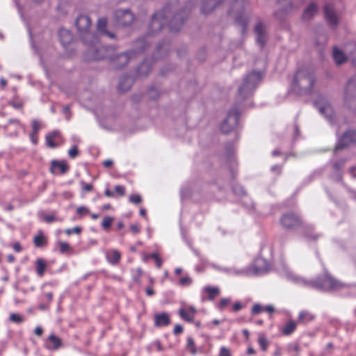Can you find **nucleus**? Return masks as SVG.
Segmentation results:
<instances>
[{"label": "nucleus", "instance_id": "nucleus-1", "mask_svg": "<svg viewBox=\"0 0 356 356\" xmlns=\"http://www.w3.org/2000/svg\"><path fill=\"white\" fill-rule=\"evenodd\" d=\"M286 276L295 283L309 289L321 291L339 290L346 286V284L335 280L327 273H325L323 277L315 280H307L306 279L295 275L286 268Z\"/></svg>", "mask_w": 356, "mask_h": 356}, {"label": "nucleus", "instance_id": "nucleus-2", "mask_svg": "<svg viewBox=\"0 0 356 356\" xmlns=\"http://www.w3.org/2000/svg\"><path fill=\"white\" fill-rule=\"evenodd\" d=\"M315 81L313 72L307 68L297 71L292 83V89L300 95L311 91Z\"/></svg>", "mask_w": 356, "mask_h": 356}, {"label": "nucleus", "instance_id": "nucleus-3", "mask_svg": "<svg viewBox=\"0 0 356 356\" xmlns=\"http://www.w3.org/2000/svg\"><path fill=\"white\" fill-rule=\"evenodd\" d=\"M249 3L246 0H234L231 4L229 14L232 16L236 22L241 26L243 33L246 31L249 21Z\"/></svg>", "mask_w": 356, "mask_h": 356}, {"label": "nucleus", "instance_id": "nucleus-4", "mask_svg": "<svg viewBox=\"0 0 356 356\" xmlns=\"http://www.w3.org/2000/svg\"><path fill=\"white\" fill-rule=\"evenodd\" d=\"M261 80V74L259 72L253 71L248 74L243 80L238 89L237 97L243 100L249 97L255 90Z\"/></svg>", "mask_w": 356, "mask_h": 356}, {"label": "nucleus", "instance_id": "nucleus-5", "mask_svg": "<svg viewBox=\"0 0 356 356\" xmlns=\"http://www.w3.org/2000/svg\"><path fill=\"white\" fill-rule=\"evenodd\" d=\"M76 26L80 35L83 37V40L87 42V38L95 39L94 35L90 33V29L91 26V20L88 16L81 15L76 19Z\"/></svg>", "mask_w": 356, "mask_h": 356}, {"label": "nucleus", "instance_id": "nucleus-6", "mask_svg": "<svg viewBox=\"0 0 356 356\" xmlns=\"http://www.w3.org/2000/svg\"><path fill=\"white\" fill-rule=\"evenodd\" d=\"M166 9L156 12L152 17L149 24V31L152 34L160 31L166 22Z\"/></svg>", "mask_w": 356, "mask_h": 356}, {"label": "nucleus", "instance_id": "nucleus-7", "mask_svg": "<svg viewBox=\"0 0 356 356\" xmlns=\"http://www.w3.org/2000/svg\"><path fill=\"white\" fill-rule=\"evenodd\" d=\"M239 111L237 108H232L228 113L227 118L222 122L220 129L225 134L229 133L237 124Z\"/></svg>", "mask_w": 356, "mask_h": 356}, {"label": "nucleus", "instance_id": "nucleus-8", "mask_svg": "<svg viewBox=\"0 0 356 356\" xmlns=\"http://www.w3.org/2000/svg\"><path fill=\"white\" fill-rule=\"evenodd\" d=\"M345 104L351 110H356V79L350 80L346 89Z\"/></svg>", "mask_w": 356, "mask_h": 356}, {"label": "nucleus", "instance_id": "nucleus-9", "mask_svg": "<svg viewBox=\"0 0 356 356\" xmlns=\"http://www.w3.org/2000/svg\"><path fill=\"white\" fill-rule=\"evenodd\" d=\"M315 105L320 113L332 122L334 113L329 101L325 98L321 97L316 101Z\"/></svg>", "mask_w": 356, "mask_h": 356}, {"label": "nucleus", "instance_id": "nucleus-10", "mask_svg": "<svg viewBox=\"0 0 356 356\" xmlns=\"http://www.w3.org/2000/svg\"><path fill=\"white\" fill-rule=\"evenodd\" d=\"M114 15L117 24L121 26H129L134 19L133 14L128 10H118Z\"/></svg>", "mask_w": 356, "mask_h": 356}, {"label": "nucleus", "instance_id": "nucleus-11", "mask_svg": "<svg viewBox=\"0 0 356 356\" xmlns=\"http://www.w3.org/2000/svg\"><path fill=\"white\" fill-rule=\"evenodd\" d=\"M323 13L326 21L332 26H337L339 23V17L334 6L325 3L323 6Z\"/></svg>", "mask_w": 356, "mask_h": 356}, {"label": "nucleus", "instance_id": "nucleus-12", "mask_svg": "<svg viewBox=\"0 0 356 356\" xmlns=\"http://www.w3.org/2000/svg\"><path fill=\"white\" fill-rule=\"evenodd\" d=\"M280 222L284 228L293 229L300 226L301 220L294 213H286L281 218Z\"/></svg>", "mask_w": 356, "mask_h": 356}, {"label": "nucleus", "instance_id": "nucleus-13", "mask_svg": "<svg viewBox=\"0 0 356 356\" xmlns=\"http://www.w3.org/2000/svg\"><path fill=\"white\" fill-rule=\"evenodd\" d=\"M133 55H136V52L134 51H130L118 54L115 56L111 58V59L113 65L116 68H121L128 63L129 60L132 58Z\"/></svg>", "mask_w": 356, "mask_h": 356}, {"label": "nucleus", "instance_id": "nucleus-14", "mask_svg": "<svg viewBox=\"0 0 356 356\" xmlns=\"http://www.w3.org/2000/svg\"><path fill=\"white\" fill-rule=\"evenodd\" d=\"M353 143H356V131L352 130L348 131L346 132L340 139L335 147V151Z\"/></svg>", "mask_w": 356, "mask_h": 356}, {"label": "nucleus", "instance_id": "nucleus-15", "mask_svg": "<svg viewBox=\"0 0 356 356\" xmlns=\"http://www.w3.org/2000/svg\"><path fill=\"white\" fill-rule=\"evenodd\" d=\"M257 42L262 47L266 41L265 25L262 22L257 23L254 26Z\"/></svg>", "mask_w": 356, "mask_h": 356}, {"label": "nucleus", "instance_id": "nucleus-16", "mask_svg": "<svg viewBox=\"0 0 356 356\" xmlns=\"http://www.w3.org/2000/svg\"><path fill=\"white\" fill-rule=\"evenodd\" d=\"M318 6L316 3H310L303 10L302 18L305 21L311 20L318 12Z\"/></svg>", "mask_w": 356, "mask_h": 356}, {"label": "nucleus", "instance_id": "nucleus-17", "mask_svg": "<svg viewBox=\"0 0 356 356\" xmlns=\"http://www.w3.org/2000/svg\"><path fill=\"white\" fill-rule=\"evenodd\" d=\"M44 346L49 350H56L62 346V341L59 337L51 334L46 340Z\"/></svg>", "mask_w": 356, "mask_h": 356}, {"label": "nucleus", "instance_id": "nucleus-18", "mask_svg": "<svg viewBox=\"0 0 356 356\" xmlns=\"http://www.w3.org/2000/svg\"><path fill=\"white\" fill-rule=\"evenodd\" d=\"M69 169L68 165L64 161H52L51 163V172L55 175L65 174Z\"/></svg>", "mask_w": 356, "mask_h": 356}, {"label": "nucleus", "instance_id": "nucleus-19", "mask_svg": "<svg viewBox=\"0 0 356 356\" xmlns=\"http://www.w3.org/2000/svg\"><path fill=\"white\" fill-rule=\"evenodd\" d=\"M222 2V0H203L201 7V11L203 13L209 14L211 13L215 8Z\"/></svg>", "mask_w": 356, "mask_h": 356}, {"label": "nucleus", "instance_id": "nucleus-20", "mask_svg": "<svg viewBox=\"0 0 356 356\" xmlns=\"http://www.w3.org/2000/svg\"><path fill=\"white\" fill-rule=\"evenodd\" d=\"M58 37L60 43L64 47L70 44L73 40V37L70 31L65 29H60L58 32Z\"/></svg>", "mask_w": 356, "mask_h": 356}, {"label": "nucleus", "instance_id": "nucleus-21", "mask_svg": "<svg viewBox=\"0 0 356 356\" xmlns=\"http://www.w3.org/2000/svg\"><path fill=\"white\" fill-rule=\"evenodd\" d=\"M170 323V318L167 313L156 314L154 315V325L156 327H165Z\"/></svg>", "mask_w": 356, "mask_h": 356}, {"label": "nucleus", "instance_id": "nucleus-22", "mask_svg": "<svg viewBox=\"0 0 356 356\" xmlns=\"http://www.w3.org/2000/svg\"><path fill=\"white\" fill-rule=\"evenodd\" d=\"M106 257L109 264L116 265L120 260L121 254L118 250L112 249L106 252Z\"/></svg>", "mask_w": 356, "mask_h": 356}, {"label": "nucleus", "instance_id": "nucleus-23", "mask_svg": "<svg viewBox=\"0 0 356 356\" xmlns=\"http://www.w3.org/2000/svg\"><path fill=\"white\" fill-rule=\"evenodd\" d=\"M133 84V79L130 76L124 75L120 77L118 83V90L125 92L129 90Z\"/></svg>", "mask_w": 356, "mask_h": 356}, {"label": "nucleus", "instance_id": "nucleus-24", "mask_svg": "<svg viewBox=\"0 0 356 356\" xmlns=\"http://www.w3.org/2000/svg\"><path fill=\"white\" fill-rule=\"evenodd\" d=\"M60 137V132L55 130L51 133L47 134L45 137L46 144L51 148H55L58 145L54 142V140Z\"/></svg>", "mask_w": 356, "mask_h": 356}, {"label": "nucleus", "instance_id": "nucleus-25", "mask_svg": "<svg viewBox=\"0 0 356 356\" xmlns=\"http://www.w3.org/2000/svg\"><path fill=\"white\" fill-rule=\"evenodd\" d=\"M184 22V19L181 18L179 14H177L170 22V30L172 31H178L181 28Z\"/></svg>", "mask_w": 356, "mask_h": 356}, {"label": "nucleus", "instance_id": "nucleus-26", "mask_svg": "<svg viewBox=\"0 0 356 356\" xmlns=\"http://www.w3.org/2000/svg\"><path fill=\"white\" fill-rule=\"evenodd\" d=\"M275 309L272 305H268L266 307L261 306L260 304H255L252 308V314L253 315H257L261 314L262 312H266L269 314L274 312Z\"/></svg>", "mask_w": 356, "mask_h": 356}, {"label": "nucleus", "instance_id": "nucleus-27", "mask_svg": "<svg viewBox=\"0 0 356 356\" xmlns=\"http://www.w3.org/2000/svg\"><path fill=\"white\" fill-rule=\"evenodd\" d=\"M106 24H107V22H106V19L105 18H101L98 20L97 22V30L98 31L103 34V35H105L106 36H108V38H114V34L111 33V32H108L106 30Z\"/></svg>", "mask_w": 356, "mask_h": 356}, {"label": "nucleus", "instance_id": "nucleus-28", "mask_svg": "<svg viewBox=\"0 0 356 356\" xmlns=\"http://www.w3.org/2000/svg\"><path fill=\"white\" fill-rule=\"evenodd\" d=\"M315 316L311 312L308 311H302L299 313L298 316V323L306 324L314 319Z\"/></svg>", "mask_w": 356, "mask_h": 356}, {"label": "nucleus", "instance_id": "nucleus-29", "mask_svg": "<svg viewBox=\"0 0 356 356\" xmlns=\"http://www.w3.org/2000/svg\"><path fill=\"white\" fill-rule=\"evenodd\" d=\"M202 291L208 295V299L211 300L220 294V289L217 286H207Z\"/></svg>", "mask_w": 356, "mask_h": 356}, {"label": "nucleus", "instance_id": "nucleus-30", "mask_svg": "<svg viewBox=\"0 0 356 356\" xmlns=\"http://www.w3.org/2000/svg\"><path fill=\"white\" fill-rule=\"evenodd\" d=\"M151 69L150 63L145 61L139 65L137 70L138 75L140 76H145L149 73Z\"/></svg>", "mask_w": 356, "mask_h": 356}, {"label": "nucleus", "instance_id": "nucleus-31", "mask_svg": "<svg viewBox=\"0 0 356 356\" xmlns=\"http://www.w3.org/2000/svg\"><path fill=\"white\" fill-rule=\"evenodd\" d=\"M33 242L35 245L38 248L43 247L47 245V238L42 231L38 232V234L34 237Z\"/></svg>", "mask_w": 356, "mask_h": 356}, {"label": "nucleus", "instance_id": "nucleus-32", "mask_svg": "<svg viewBox=\"0 0 356 356\" xmlns=\"http://www.w3.org/2000/svg\"><path fill=\"white\" fill-rule=\"evenodd\" d=\"M195 312V309L191 308L189 310L180 309L179 313L183 319L187 321H191L193 319Z\"/></svg>", "mask_w": 356, "mask_h": 356}, {"label": "nucleus", "instance_id": "nucleus-33", "mask_svg": "<svg viewBox=\"0 0 356 356\" xmlns=\"http://www.w3.org/2000/svg\"><path fill=\"white\" fill-rule=\"evenodd\" d=\"M265 263H266V261L263 259H259L256 260V261L253 266L254 273V274H260V273H262L263 272L266 271L267 268L262 267L263 264H264Z\"/></svg>", "mask_w": 356, "mask_h": 356}, {"label": "nucleus", "instance_id": "nucleus-34", "mask_svg": "<svg viewBox=\"0 0 356 356\" xmlns=\"http://www.w3.org/2000/svg\"><path fill=\"white\" fill-rule=\"evenodd\" d=\"M333 57L337 65L342 64L346 60V57L344 56L343 52L337 48L334 49Z\"/></svg>", "mask_w": 356, "mask_h": 356}, {"label": "nucleus", "instance_id": "nucleus-35", "mask_svg": "<svg viewBox=\"0 0 356 356\" xmlns=\"http://www.w3.org/2000/svg\"><path fill=\"white\" fill-rule=\"evenodd\" d=\"M47 267V264L45 261L42 259H38L36 261V270L37 273L40 276H42L45 268Z\"/></svg>", "mask_w": 356, "mask_h": 356}, {"label": "nucleus", "instance_id": "nucleus-36", "mask_svg": "<svg viewBox=\"0 0 356 356\" xmlns=\"http://www.w3.org/2000/svg\"><path fill=\"white\" fill-rule=\"evenodd\" d=\"M296 323L293 321H289L282 329V332L286 335L291 334L296 330Z\"/></svg>", "mask_w": 356, "mask_h": 356}, {"label": "nucleus", "instance_id": "nucleus-37", "mask_svg": "<svg viewBox=\"0 0 356 356\" xmlns=\"http://www.w3.org/2000/svg\"><path fill=\"white\" fill-rule=\"evenodd\" d=\"M108 51L109 49L104 47H99L97 49L94 58L96 60H100L106 58L108 56L105 55L104 53L108 52Z\"/></svg>", "mask_w": 356, "mask_h": 356}, {"label": "nucleus", "instance_id": "nucleus-38", "mask_svg": "<svg viewBox=\"0 0 356 356\" xmlns=\"http://www.w3.org/2000/svg\"><path fill=\"white\" fill-rule=\"evenodd\" d=\"M187 348L191 351L192 355H195L197 351L195 347L194 340L191 337L187 338Z\"/></svg>", "mask_w": 356, "mask_h": 356}, {"label": "nucleus", "instance_id": "nucleus-39", "mask_svg": "<svg viewBox=\"0 0 356 356\" xmlns=\"http://www.w3.org/2000/svg\"><path fill=\"white\" fill-rule=\"evenodd\" d=\"M113 221V218L109 216L105 217L102 222V227L105 229H109Z\"/></svg>", "mask_w": 356, "mask_h": 356}, {"label": "nucleus", "instance_id": "nucleus-40", "mask_svg": "<svg viewBox=\"0 0 356 356\" xmlns=\"http://www.w3.org/2000/svg\"><path fill=\"white\" fill-rule=\"evenodd\" d=\"M40 218L47 223H51L56 220V218L54 215H47L45 213H41L40 215Z\"/></svg>", "mask_w": 356, "mask_h": 356}, {"label": "nucleus", "instance_id": "nucleus-41", "mask_svg": "<svg viewBox=\"0 0 356 356\" xmlns=\"http://www.w3.org/2000/svg\"><path fill=\"white\" fill-rule=\"evenodd\" d=\"M10 320L12 322L17 323H21L23 322L24 319L23 318L18 314H11L10 315Z\"/></svg>", "mask_w": 356, "mask_h": 356}, {"label": "nucleus", "instance_id": "nucleus-42", "mask_svg": "<svg viewBox=\"0 0 356 356\" xmlns=\"http://www.w3.org/2000/svg\"><path fill=\"white\" fill-rule=\"evenodd\" d=\"M150 256H151V258L154 259L157 267L160 268L162 265V260L159 257V254L156 252H154V253L150 254Z\"/></svg>", "mask_w": 356, "mask_h": 356}, {"label": "nucleus", "instance_id": "nucleus-43", "mask_svg": "<svg viewBox=\"0 0 356 356\" xmlns=\"http://www.w3.org/2000/svg\"><path fill=\"white\" fill-rule=\"evenodd\" d=\"M259 344L263 350H266L268 346V341L265 337H261L259 339Z\"/></svg>", "mask_w": 356, "mask_h": 356}, {"label": "nucleus", "instance_id": "nucleus-44", "mask_svg": "<svg viewBox=\"0 0 356 356\" xmlns=\"http://www.w3.org/2000/svg\"><path fill=\"white\" fill-rule=\"evenodd\" d=\"M32 129H33V133L38 134V132L39 131V130L40 129V122L39 120H33L32 121Z\"/></svg>", "mask_w": 356, "mask_h": 356}, {"label": "nucleus", "instance_id": "nucleus-45", "mask_svg": "<svg viewBox=\"0 0 356 356\" xmlns=\"http://www.w3.org/2000/svg\"><path fill=\"white\" fill-rule=\"evenodd\" d=\"M76 213L80 216H83L88 214L90 213V211L87 207L82 206L76 209Z\"/></svg>", "mask_w": 356, "mask_h": 356}, {"label": "nucleus", "instance_id": "nucleus-46", "mask_svg": "<svg viewBox=\"0 0 356 356\" xmlns=\"http://www.w3.org/2000/svg\"><path fill=\"white\" fill-rule=\"evenodd\" d=\"M192 283V280L191 277L186 276L184 277H181L179 280V284L182 286H188L190 285Z\"/></svg>", "mask_w": 356, "mask_h": 356}, {"label": "nucleus", "instance_id": "nucleus-47", "mask_svg": "<svg viewBox=\"0 0 356 356\" xmlns=\"http://www.w3.org/2000/svg\"><path fill=\"white\" fill-rule=\"evenodd\" d=\"M82 190L85 192H90L92 189V185L91 184H87L83 181L80 182Z\"/></svg>", "mask_w": 356, "mask_h": 356}, {"label": "nucleus", "instance_id": "nucleus-48", "mask_svg": "<svg viewBox=\"0 0 356 356\" xmlns=\"http://www.w3.org/2000/svg\"><path fill=\"white\" fill-rule=\"evenodd\" d=\"M115 192L120 196H123L125 194V188L121 185L115 186Z\"/></svg>", "mask_w": 356, "mask_h": 356}, {"label": "nucleus", "instance_id": "nucleus-49", "mask_svg": "<svg viewBox=\"0 0 356 356\" xmlns=\"http://www.w3.org/2000/svg\"><path fill=\"white\" fill-rule=\"evenodd\" d=\"M230 302L229 298H223L222 299L219 304H218V308L220 310H222L225 309V307Z\"/></svg>", "mask_w": 356, "mask_h": 356}, {"label": "nucleus", "instance_id": "nucleus-50", "mask_svg": "<svg viewBox=\"0 0 356 356\" xmlns=\"http://www.w3.org/2000/svg\"><path fill=\"white\" fill-rule=\"evenodd\" d=\"M218 356H232L230 350L226 347H221Z\"/></svg>", "mask_w": 356, "mask_h": 356}, {"label": "nucleus", "instance_id": "nucleus-51", "mask_svg": "<svg viewBox=\"0 0 356 356\" xmlns=\"http://www.w3.org/2000/svg\"><path fill=\"white\" fill-rule=\"evenodd\" d=\"M77 146H73L68 152V154L71 158H75L78 155Z\"/></svg>", "mask_w": 356, "mask_h": 356}, {"label": "nucleus", "instance_id": "nucleus-52", "mask_svg": "<svg viewBox=\"0 0 356 356\" xmlns=\"http://www.w3.org/2000/svg\"><path fill=\"white\" fill-rule=\"evenodd\" d=\"M59 248L61 252H65L67 251L70 248V246L67 243L60 241L59 242Z\"/></svg>", "mask_w": 356, "mask_h": 356}, {"label": "nucleus", "instance_id": "nucleus-53", "mask_svg": "<svg viewBox=\"0 0 356 356\" xmlns=\"http://www.w3.org/2000/svg\"><path fill=\"white\" fill-rule=\"evenodd\" d=\"M129 200L134 204H139L141 202V197L139 195H133L129 197Z\"/></svg>", "mask_w": 356, "mask_h": 356}, {"label": "nucleus", "instance_id": "nucleus-54", "mask_svg": "<svg viewBox=\"0 0 356 356\" xmlns=\"http://www.w3.org/2000/svg\"><path fill=\"white\" fill-rule=\"evenodd\" d=\"M231 273H233L237 275H248L249 273L248 270H245V269H242V270H234V269H232L229 270Z\"/></svg>", "mask_w": 356, "mask_h": 356}, {"label": "nucleus", "instance_id": "nucleus-55", "mask_svg": "<svg viewBox=\"0 0 356 356\" xmlns=\"http://www.w3.org/2000/svg\"><path fill=\"white\" fill-rule=\"evenodd\" d=\"M81 232V228L79 227H75L72 229H67L65 230V233L68 235L71 234H79Z\"/></svg>", "mask_w": 356, "mask_h": 356}, {"label": "nucleus", "instance_id": "nucleus-56", "mask_svg": "<svg viewBox=\"0 0 356 356\" xmlns=\"http://www.w3.org/2000/svg\"><path fill=\"white\" fill-rule=\"evenodd\" d=\"M344 163H345V161L344 160L338 161L337 162H336L334 164V168L337 170H339L343 166Z\"/></svg>", "mask_w": 356, "mask_h": 356}, {"label": "nucleus", "instance_id": "nucleus-57", "mask_svg": "<svg viewBox=\"0 0 356 356\" xmlns=\"http://www.w3.org/2000/svg\"><path fill=\"white\" fill-rule=\"evenodd\" d=\"M131 231L134 234H138L140 232V226L138 224H133L130 226Z\"/></svg>", "mask_w": 356, "mask_h": 356}, {"label": "nucleus", "instance_id": "nucleus-58", "mask_svg": "<svg viewBox=\"0 0 356 356\" xmlns=\"http://www.w3.org/2000/svg\"><path fill=\"white\" fill-rule=\"evenodd\" d=\"M182 332H183V327L181 325L177 324L175 326V328L173 330V332L175 334H176V335L179 334Z\"/></svg>", "mask_w": 356, "mask_h": 356}, {"label": "nucleus", "instance_id": "nucleus-59", "mask_svg": "<svg viewBox=\"0 0 356 356\" xmlns=\"http://www.w3.org/2000/svg\"><path fill=\"white\" fill-rule=\"evenodd\" d=\"M148 95L150 98L155 99L158 95V92L156 90L152 88L149 90Z\"/></svg>", "mask_w": 356, "mask_h": 356}, {"label": "nucleus", "instance_id": "nucleus-60", "mask_svg": "<svg viewBox=\"0 0 356 356\" xmlns=\"http://www.w3.org/2000/svg\"><path fill=\"white\" fill-rule=\"evenodd\" d=\"M242 308H243V305H241V302H237L233 305V310L234 312H238V311L241 310Z\"/></svg>", "mask_w": 356, "mask_h": 356}, {"label": "nucleus", "instance_id": "nucleus-61", "mask_svg": "<svg viewBox=\"0 0 356 356\" xmlns=\"http://www.w3.org/2000/svg\"><path fill=\"white\" fill-rule=\"evenodd\" d=\"M44 298L47 300V302L49 303L52 299H53V294L52 293L49 292V293H46L44 295Z\"/></svg>", "mask_w": 356, "mask_h": 356}, {"label": "nucleus", "instance_id": "nucleus-62", "mask_svg": "<svg viewBox=\"0 0 356 356\" xmlns=\"http://www.w3.org/2000/svg\"><path fill=\"white\" fill-rule=\"evenodd\" d=\"M43 332L42 328L41 327H36L34 333L38 336H41Z\"/></svg>", "mask_w": 356, "mask_h": 356}, {"label": "nucleus", "instance_id": "nucleus-63", "mask_svg": "<svg viewBox=\"0 0 356 356\" xmlns=\"http://www.w3.org/2000/svg\"><path fill=\"white\" fill-rule=\"evenodd\" d=\"M272 171L277 172V173H280L282 170V167L280 165H276L272 167Z\"/></svg>", "mask_w": 356, "mask_h": 356}, {"label": "nucleus", "instance_id": "nucleus-64", "mask_svg": "<svg viewBox=\"0 0 356 356\" xmlns=\"http://www.w3.org/2000/svg\"><path fill=\"white\" fill-rule=\"evenodd\" d=\"M350 173L351 174L353 177L356 178V168L351 167L350 168Z\"/></svg>", "mask_w": 356, "mask_h": 356}]
</instances>
